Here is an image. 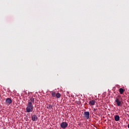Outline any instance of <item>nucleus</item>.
<instances>
[{
	"label": "nucleus",
	"mask_w": 129,
	"mask_h": 129,
	"mask_svg": "<svg viewBox=\"0 0 129 129\" xmlns=\"http://www.w3.org/2000/svg\"><path fill=\"white\" fill-rule=\"evenodd\" d=\"M31 119L33 121H37L38 120V116L36 115H33L31 117Z\"/></svg>",
	"instance_id": "nucleus-6"
},
{
	"label": "nucleus",
	"mask_w": 129,
	"mask_h": 129,
	"mask_svg": "<svg viewBox=\"0 0 129 129\" xmlns=\"http://www.w3.org/2000/svg\"><path fill=\"white\" fill-rule=\"evenodd\" d=\"M51 96L52 97H55L56 96V92H51Z\"/></svg>",
	"instance_id": "nucleus-12"
},
{
	"label": "nucleus",
	"mask_w": 129,
	"mask_h": 129,
	"mask_svg": "<svg viewBox=\"0 0 129 129\" xmlns=\"http://www.w3.org/2000/svg\"><path fill=\"white\" fill-rule=\"evenodd\" d=\"M46 108H47L48 109H52V108H53V105L49 104L48 105H47Z\"/></svg>",
	"instance_id": "nucleus-8"
},
{
	"label": "nucleus",
	"mask_w": 129,
	"mask_h": 129,
	"mask_svg": "<svg viewBox=\"0 0 129 129\" xmlns=\"http://www.w3.org/2000/svg\"><path fill=\"white\" fill-rule=\"evenodd\" d=\"M35 102V99L31 97L28 100V104L26 107V112H32L34 110V103Z\"/></svg>",
	"instance_id": "nucleus-1"
},
{
	"label": "nucleus",
	"mask_w": 129,
	"mask_h": 129,
	"mask_svg": "<svg viewBox=\"0 0 129 129\" xmlns=\"http://www.w3.org/2000/svg\"><path fill=\"white\" fill-rule=\"evenodd\" d=\"M96 102L95 101V100H92L90 101V102H89V105H91V106L94 105Z\"/></svg>",
	"instance_id": "nucleus-7"
},
{
	"label": "nucleus",
	"mask_w": 129,
	"mask_h": 129,
	"mask_svg": "<svg viewBox=\"0 0 129 129\" xmlns=\"http://www.w3.org/2000/svg\"><path fill=\"white\" fill-rule=\"evenodd\" d=\"M97 110H98L97 108H94V111L95 112H97Z\"/></svg>",
	"instance_id": "nucleus-13"
},
{
	"label": "nucleus",
	"mask_w": 129,
	"mask_h": 129,
	"mask_svg": "<svg viewBox=\"0 0 129 129\" xmlns=\"http://www.w3.org/2000/svg\"><path fill=\"white\" fill-rule=\"evenodd\" d=\"M55 97H56V98H60L61 97V94H60L59 93H56L55 95Z\"/></svg>",
	"instance_id": "nucleus-11"
},
{
	"label": "nucleus",
	"mask_w": 129,
	"mask_h": 129,
	"mask_svg": "<svg viewBox=\"0 0 129 129\" xmlns=\"http://www.w3.org/2000/svg\"><path fill=\"white\" fill-rule=\"evenodd\" d=\"M12 103V99L10 98H8L6 100V104H7L8 105H10V104H11Z\"/></svg>",
	"instance_id": "nucleus-5"
},
{
	"label": "nucleus",
	"mask_w": 129,
	"mask_h": 129,
	"mask_svg": "<svg viewBox=\"0 0 129 129\" xmlns=\"http://www.w3.org/2000/svg\"><path fill=\"white\" fill-rule=\"evenodd\" d=\"M89 112H84V116L86 118V119H88V118H89Z\"/></svg>",
	"instance_id": "nucleus-4"
},
{
	"label": "nucleus",
	"mask_w": 129,
	"mask_h": 129,
	"mask_svg": "<svg viewBox=\"0 0 129 129\" xmlns=\"http://www.w3.org/2000/svg\"><path fill=\"white\" fill-rule=\"evenodd\" d=\"M67 126H68V123L66 122H62L60 123V127H61V128L65 129Z\"/></svg>",
	"instance_id": "nucleus-3"
},
{
	"label": "nucleus",
	"mask_w": 129,
	"mask_h": 129,
	"mask_svg": "<svg viewBox=\"0 0 129 129\" xmlns=\"http://www.w3.org/2000/svg\"><path fill=\"white\" fill-rule=\"evenodd\" d=\"M119 98H120V96H118L115 100V102L118 106H120V105L122 104L121 101L119 100Z\"/></svg>",
	"instance_id": "nucleus-2"
},
{
	"label": "nucleus",
	"mask_w": 129,
	"mask_h": 129,
	"mask_svg": "<svg viewBox=\"0 0 129 129\" xmlns=\"http://www.w3.org/2000/svg\"><path fill=\"white\" fill-rule=\"evenodd\" d=\"M119 92L120 94H123V92H124V90L122 88H120L119 89Z\"/></svg>",
	"instance_id": "nucleus-10"
},
{
	"label": "nucleus",
	"mask_w": 129,
	"mask_h": 129,
	"mask_svg": "<svg viewBox=\"0 0 129 129\" xmlns=\"http://www.w3.org/2000/svg\"><path fill=\"white\" fill-rule=\"evenodd\" d=\"M127 127H128V128H129V123L127 125Z\"/></svg>",
	"instance_id": "nucleus-14"
},
{
	"label": "nucleus",
	"mask_w": 129,
	"mask_h": 129,
	"mask_svg": "<svg viewBox=\"0 0 129 129\" xmlns=\"http://www.w3.org/2000/svg\"><path fill=\"white\" fill-rule=\"evenodd\" d=\"M114 119L115 121H118V120H119V116H118V115H115L114 116Z\"/></svg>",
	"instance_id": "nucleus-9"
}]
</instances>
